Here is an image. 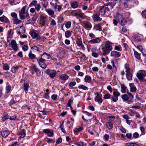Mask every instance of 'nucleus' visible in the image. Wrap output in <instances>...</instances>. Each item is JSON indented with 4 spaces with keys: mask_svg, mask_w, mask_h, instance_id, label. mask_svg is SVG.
I'll return each mask as SVG.
<instances>
[{
    "mask_svg": "<svg viewBox=\"0 0 146 146\" xmlns=\"http://www.w3.org/2000/svg\"><path fill=\"white\" fill-rule=\"evenodd\" d=\"M114 6L112 3L109 2L104 4L98 11V13L101 17L104 16L106 11H109L110 9H112Z\"/></svg>",
    "mask_w": 146,
    "mask_h": 146,
    "instance_id": "1",
    "label": "nucleus"
},
{
    "mask_svg": "<svg viewBox=\"0 0 146 146\" xmlns=\"http://www.w3.org/2000/svg\"><path fill=\"white\" fill-rule=\"evenodd\" d=\"M52 58L50 54H47L46 52H44L39 59H37V60L40 66L43 68L45 69L47 66L46 64L44 63V62L46 61L45 59H49Z\"/></svg>",
    "mask_w": 146,
    "mask_h": 146,
    "instance_id": "2",
    "label": "nucleus"
},
{
    "mask_svg": "<svg viewBox=\"0 0 146 146\" xmlns=\"http://www.w3.org/2000/svg\"><path fill=\"white\" fill-rule=\"evenodd\" d=\"M112 43L109 41L106 42L105 46L102 48V52H104L105 55H108L112 49L111 45Z\"/></svg>",
    "mask_w": 146,
    "mask_h": 146,
    "instance_id": "3",
    "label": "nucleus"
},
{
    "mask_svg": "<svg viewBox=\"0 0 146 146\" xmlns=\"http://www.w3.org/2000/svg\"><path fill=\"white\" fill-rule=\"evenodd\" d=\"M137 76L140 81L145 82L146 79L145 78L146 77V71L143 70H140V72L137 73Z\"/></svg>",
    "mask_w": 146,
    "mask_h": 146,
    "instance_id": "4",
    "label": "nucleus"
},
{
    "mask_svg": "<svg viewBox=\"0 0 146 146\" xmlns=\"http://www.w3.org/2000/svg\"><path fill=\"white\" fill-rule=\"evenodd\" d=\"M39 23L41 26H45L47 23V18L43 16L42 15L40 16Z\"/></svg>",
    "mask_w": 146,
    "mask_h": 146,
    "instance_id": "5",
    "label": "nucleus"
},
{
    "mask_svg": "<svg viewBox=\"0 0 146 146\" xmlns=\"http://www.w3.org/2000/svg\"><path fill=\"white\" fill-rule=\"evenodd\" d=\"M46 73L49 75L51 78H53L56 76V72L54 70H50L48 69L46 70Z\"/></svg>",
    "mask_w": 146,
    "mask_h": 146,
    "instance_id": "6",
    "label": "nucleus"
},
{
    "mask_svg": "<svg viewBox=\"0 0 146 146\" xmlns=\"http://www.w3.org/2000/svg\"><path fill=\"white\" fill-rule=\"evenodd\" d=\"M30 33L33 38H36V39L37 40H40V39L41 37L39 33H36L35 31L30 32Z\"/></svg>",
    "mask_w": 146,
    "mask_h": 146,
    "instance_id": "7",
    "label": "nucleus"
},
{
    "mask_svg": "<svg viewBox=\"0 0 146 146\" xmlns=\"http://www.w3.org/2000/svg\"><path fill=\"white\" fill-rule=\"evenodd\" d=\"M100 16L98 13H95L92 16V19L94 22L100 21L102 19L99 17Z\"/></svg>",
    "mask_w": 146,
    "mask_h": 146,
    "instance_id": "8",
    "label": "nucleus"
},
{
    "mask_svg": "<svg viewBox=\"0 0 146 146\" xmlns=\"http://www.w3.org/2000/svg\"><path fill=\"white\" fill-rule=\"evenodd\" d=\"M126 77L128 80H132L133 70L126 72Z\"/></svg>",
    "mask_w": 146,
    "mask_h": 146,
    "instance_id": "9",
    "label": "nucleus"
},
{
    "mask_svg": "<svg viewBox=\"0 0 146 146\" xmlns=\"http://www.w3.org/2000/svg\"><path fill=\"white\" fill-rule=\"evenodd\" d=\"M10 131L8 130H5L1 132V135L3 137H7L10 134Z\"/></svg>",
    "mask_w": 146,
    "mask_h": 146,
    "instance_id": "10",
    "label": "nucleus"
},
{
    "mask_svg": "<svg viewBox=\"0 0 146 146\" xmlns=\"http://www.w3.org/2000/svg\"><path fill=\"white\" fill-rule=\"evenodd\" d=\"M110 55L115 58H118L120 56L121 54L117 51L114 50L111 52Z\"/></svg>",
    "mask_w": 146,
    "mask_h": 146,
    "instance_id": "11",
    "label": "nucleus"
},
{
    "mask_svg": "<svg viewBox=\"0 0 146 146\" xmlns=\"http://www.w3.org/2000/svg\"><path fill=\"white\" fill-rule=\"evenodd\" d=\"M12 46V48L15 51H17L18 50V46L16 41L14 40H12L11 42Z\"/></svg>",
    "mask_w": 146,
    "mask_h": 146,
    "instance_id": "12",
    "label": "nucleus"
},
{
    "mask_svg": "<svg viewBox=\"0 0 146 146\" xmlns=\"http://www.w3.org/2000/svg\"><path fill=\"white\" fill-rule=\"evenodd\" d=\"M113 98L111 99L112 100H118V96L120 95V93L117 91H114L113 92Z\"/></svg>",
    "mask_w": 146,
    "mask_h": 146,
    "instance_id": "13",
    "label": "nucleus"
},
{
    "mask_svg": "<svg viewBox=\"0 0 146 146\" xmlns=\"http://www.w3.org/2000/svg\"><path fill=\"white\" fill-rule=\"evenodd\" d=\"M17 30L18 34L19 35H21V34L24 33L25 31V28L23 26H21L20 28L18 29Z\"/></svg>",
    "mask_w": 146,
    "mask_h": 146,
    "instance_id": "14",
    "label": "nucleus"
},
{
    "mask_svg": "<svg viewBox=\"0 0 146 146\" xmlns=\"http://www.w3.org/2000/svg\"><path fill=\"white\" fill-rule=\"evenodd\" d=\"M101 40V39L99 38H96L92 39L89 41L91 44H95L99 43Z\"/></svg>",
    "mask_w": 146,
    "mask_h": 146,
    "instance_id": "15",
    "label": "nucleus"
},
{
    "mask_svg": "<svg viewBox=\"0 0 146 146\" xmlns=\"http://www.w3.org/2000/svg\"><path fill=\"white\" fill-rule=\"evenodd\" d=\"M45 11L47 12L48 14L53 17L52 16L54 15V11L50 9H45Z\"/></svg>",
    "mask_w": 146,
    "mask_h": 146,
    "instance_id": "16",
    "label": "nucleus"
},
{
    "mask_svg": "<svg viewBox=\"0 0 146 146\" xmlns=\"http://www.w3.org/2000/svg\"><path fill=\"white\" fill-rule=\"evenodd\" d=\"M19 135H20L21 138H24L26 135L25 130V129H23L20 131Z\"/></svg>",
    "mask_w": 146,
    "mask_h": 146,
    "instance_id": "17",
    "label": "nucleus"
},
{
    "mask_svg": "<svg viewBox=\"0 0 146 146\" xmlns=\"http://www.w3.org/2000/svg\"><path fill=\"white\" fill-rule=\"evenodd\" d=\"M129 85L130 88V91L131 92H135L136 91V88L133 83H130L129 84Z\"/></svg>",
    "mask_w": 146,
    "mask_h": 146,
    "instance_id": "18",
    "label": "nucleus"
},
{
    "mask_svg": "<svg viewBox=\"0 0 146 146\" xmlns=\"http://www.w3.org/2000/svg\"><path fill=\"white\" fill-rule=\"evenodd\" d=\"M95 94L96 96L95 98V100H102L101 94H99L97 92L95 93Z\"/></svg>",
    "mask_w": 146,
    "mask_h": 146,
    "instance_id": "19",
    "label": "nucleus"
},
{
    "mask_svg": "<svg viewBox=\"0 0 146 146\" xmlns=\"http://www.w3.org/2000/svg\"><path fill=\"white\" fill-rule=\"evenodd\" d=\"M84 28L86 29H91L92 27V25L91 23L89 22H85L84 23Z\"/></svg>",
    "mask_w": 146,
    "mask_h": 146,
    "instance_id": "20",
    "label": "nucleus"
},
{
    "mask_svg": "<svg viewBox=\"0 0 146 146\" xmlns=\"http://www.w3.org/2000/svg\"><path fill=\"white\" fill-rule=\"evenodd\" d=\"M106 126L108 130H111L113 127V123L111 122H109L106 123Z\"/></svg>",
    "mask_w": 146,
    "mask_h": 146,
    "instance_id": "21",
    "label": "nucleus"
},
{
    "mask_svg": "<svg viewBox=\"0 0 146 146\" xmlns=\"http://www.w3.org/2000/svg\"><path fill=\"white\" fill-rule=\"evenodd\" d=\"M101 25H102L100 23L95 25L94 26V28L97 31H101L102 30Z\"/></svg>",
    "mask_w": 146,
    "mask_h": 146,
    "instance_id": "22",
    "label": "nucleus"
},
{
    "mask_svg": "<svg viewBox=\"0 0 146 146\" xmlns=\"http://www.w3.org/2000/svg\"><path fill=\"white\" fill-rule=\"evenodd\" d=\"M119 22L120 24L123 26L127 24V21L125 19L123 18L119 21Z\"/></svg>",
    "mask_w": 146,
    "mask_h": 146,
    "instance_id": "23",
    "label": "nucleus"
},
{
    "mask_svg": "<svg viewBox=\"0 0 146 146\" xmlns=\"http://www.w3.org/2000/svg\"><path fill=\"white\" fill-rule=\"evenodd\" d=\"M70 5L72 8H76L78 7V3L77 1H74L71 3Z\"/></svg>",
    "mask_w": 146,
    "mask_h": 146,
    "instance_id": "24",
    "label": "nucleus"
},
{
    "mask_svg": "<svg viewBox=\"0 0 146 146\" xmlns=\"http://www.w3.org/2000/svg\"><path fill=\"white\" fill-rule=\"evenodd\" d=\"M92 80L91 78L89 76L87 75L86 76L84 79V81L86 82L90 83Z\"/></svg>",
    "mask_w": 146,
    "mask_h": 146,
    "instance_id": "25",
    "label": "nucleus"
},
{
    "mask_svg": "<svg viewBox=\"0 0 146 146\" xmlns=\"http://www.w3.org/2000/svg\"><path fill=\"white\" fill-rule=\"evenodd\" d=\"M41 4L42 7L46 9H47V7L48 5V3L47 1H46L44 2H41Z\"/></svg>",
    "mask_w": 146,
    "mask_h": 146,
    "instance_id": "26",
    "label": "nucleus"
},
{
    "mask_svg": "<svg viewBox=\"0 0 146 146\" xmlns=\"http://www.w3.org/2000/svg\"><path fill=\"white\" fill-rule=\"evenodd\" d=\"M127 88L124 85H121V92L124 93H125L127 90Z\"/></svg>",
    "mask_w": 146,
    "mask_h": 146,
    "instance_id": "27",
    "label": "nucleus"
},
{
    "mask_svg": "<svg viewBox=\"0 0 146 146\" xmlns=\"http://www.w3.org/2000/svg\"><path fill=\"white\" fill-rule=\"evenodd\" d=\"M141 36L139 35H135L134 37V40L137 42H139L141 41Z\"/></svg>",
    "mask_w": 146,
    "mask_h": 146,
    "instance_id": "28",
    "label": "nucleus"
},
{
    "mask_svg": "<svg viewBox=\"0 0 146 146\" xmlns=\"http://www.w3.org/2000/svg\"><path fill=\"white\" fill-rule=\"evenodd\" d=\"M69 76L67 75L64 74H62L60 76V78L61 79L63 80H65L68 79Z\"/></svg>",
    "mask_w": 146,
    "mask_h": 146,
    "instance_id": "29",
    "label": "nucleus"
},
{
    "mask_svg": "<svg viewBox=\"0 0 146 146\" xmlns=\"http://www.w3.org/2000/svg\"><path fill=\"white\" fill-rule=\"evenodd\" d=\"M28 56L30 59H32L35 58V55L34 54L32 53V51H30L29 53Z\"/></svg>",
    "mask_w": 146,
    "mask_h": 146,
    "instance_id": "30",
    "label": "nucleus"
},
{
    "mask_svg": "<svg viewBox=\"0 0 146 146\" xmlns=\"http://www.w3.org/2000/svg\"><path fill=\"white\" fill-rule=\"evenodd\" d=\"M76 44L78 46L80 47L83 43L82 40L79 38H77L76 40Z\"/></svg>",
    "mask_w": 146,
    "mask_h": 146,
    "instance_id": "31",
    "label": "nucleus"
},
{
    "mask_svg": "<svg viewBox=\"0 0 146 146\" xmlns=\"http://www.w3.org/2000/svg\"><path fill=\"white\" fill-rule=\"evenodd\" d=\"M134 54L135 57L138 60L141 59L140 55L136 51H134Z\"/></svg>",
    "mask_w": 146,
    "mask_h": 146,
    "instance_id": "32",
    "label": "nucleus"
},
{
    "mask_svg": "<svg viewBox=\"0 0 146 146\" xmlns=\"http://www.w3.org/2000/svg\"><path fill=\"white\" fill-rule=\"evenodd\" d=\"M8 118L9 115L6 112H4V116L2 118L3 121H5Z\"/></svg>",
    "mask_w": 146,
    "mask_h": 146,
    "instance_id": "33",
    "label": "nucleus"
},
{
    "mask_svg": "<svg viewBox=\"0 0 146 146\" xmlns=\"http://www.w3.org/2000/svg\"><path fill=\"white\" fill-rule=\"evenodd\" d=\"M116 18L118 20V21L119 22L120 21V20H121L123 18V15L120 14L119 13H117L116 15Z\"/></svg>",
    "mask_w": 146,
    "mask_h": 146,
    "instance_id": "34",
    "label": "nucleus"
},
{
    "mask_svg": "<svg viewBox=\"0 0 146 146\" xmlns=\"http://www.w3.org/2000/svg\"><path fill=\"white\" fill-rule=\"evenodd\" d=\"M65 35L66 37L68 38L71 36V33L70 31H68L65 32Z\"/></svg>",
    "mask_w": 146,
    "mask_h": 146,
    "instance_id": "35",
    "label": "nucleus"
},
{
    "mask_svg": "<svg viewBox=\"0 0 146 146\" xmlns=\"http://www.w3.org/2000/svg\"><path fill=\"white\" fill-rule=\"evenodd\" d=\"M78 87L79 89H82L84 90H88V89L87 87L83 85H80L78 86Z\"/></svg>",
    "mask_w": 146,
    "mask_h": 146,
    "instance_id": "36",
    "label": "nucleus"
},
{
    "mask_svg": "<svg viewBox=\"0 0 146 146\" xmlns=\"http://www.w3.org/2000/svg\"><path fill=\"white\" fill-rule=\"evenodd\" d=\"M13 23L14 24L17 25L21 22L20 20H19L17 17L15 19H13Z\"/></svg>",
    "mask_w": 146,
    "mask_h": 146,
    "instance_id": "37",
    "label": "nucleus"
},
{
    "mask_svg": "<svg viewBox=\"0 0 146 146\" xmlns=\"http://www.w3.org/2000/svg\"><path fill=\"white\" fill-rule=\"evenodd\" d=\"M37 1L36 0H33L29 4V6L30 7H32L33 6H35L37 4Z\"/></svg>",
    "mask_w": 146,
    "mask_h": 146,
    "instance_id": "38",
    "label": "nucleus"
},
{
    "mask_svg": "<svg viewBox=\"0 0 146 146\" xmlns=\"http://www.w3.org/2000/svg\"><path fill=\"white\" fill-rule=\"evenodd\" d=\"M83 130V128L81 127H79V128H75L74 129V132L77 133Z\"/></svg>",
    "mask_w": 146,
    "mask_h": 146,
    "instance_id": "39",
    "label": "nucleus"
},
{
    "mask_svg": "<svg viewBox=\"0 0 146 146\" xmlns=\"http://www.w3.org/2000/svg\"><path fill=\"white\" fill-rule=\"evenodd\" d=\"M125 69H126V72L129 71H131L132 70H133L132 69H130L129 67V65L126 64H125Z\"/></svg>",
    "mask_w": 146,
    "mask_h": 146,
    "instance_id": "40",
    "label": "nucleus"
},
{
    "mask_svg": "<svg viewBox=\"0 0 146 146\" xmlns=\"http://www.w3.org/2000/svg\"><path fill=\"white\" fill-rule=\"evenodd\" d=\"M138 144L132 142L127 143L126 144V146H137Z\"/></svg>",
    "mask_w": 146,
    "mask_h": 146,
    "instance_id": "41",
    "label": "nucleus"
},
{
    "mask_svg": "<svg viewBox=\"0 0 146 146\" xmlns=\"http://www.w3.org/2000/svg\"><path fill=\"white\" fill-rule=\"evenodd\" d=\"M29 87L28 84L26 83L24 84V89L25 91H27L28 90Z\"/></svg>",
    "mask_w": 146,
    "mask_h": 146,
    "instance_id": "42",
    "label": "nucleus"
},
{
    "mask_svg": "<svg viewBox=\"0 0 146 146\" xmlns=\"http://www.w3.org/2000/svg\"><path fill=\"white\" fill-rule=\"evenodd\" d=\"M74 145L78 146H86V145L83 142L75 143Z\"/></svg>",
    "mask_w": 146,
    "mask_h": 146,
    "instance_id": "43",
    "label": "nucleus"
},
{
    "mask_svg": "<svg viewBox=\"0 0 146 146\" xmlns=\"http://www.w3.org/2000/svg\"><path fill=\"white\" fill-rule=\"evenodd\" d=\"M114 49L117 51H121L122 50V48L120 45L118 46H116L114 48Z\"/></svg>",
    "mask_w": 146,
    "mask_h": 146,
    "instance_id": "44",
    "label": "nucleus"
},
{
    "mask_svg": "<svg viewBox=\"0 0 146 146\" xmlns=\"http://www.w3.org/2000/svg\"><path fill=\"white\" fill-rule=\"evenodd\" d=\"M71 23L70 21L67 22L65 24L66 27L67 29H69L71 27Z\"/></svg>",
    "mask_w": 146,
    "mask_h": 146,
    "instance_id": "45",
    "label": "nucleus"
},
{
    "mask_svg": "<svg viewBox=\"0 0 146 146\" xmlns=\"http://www.w3.org/2000/svg\"><path fill=\"white\" fill-rule=\"evenodd\" d=\"M130 112H129V114L131 116H134L137 113V112L133 111L131 109H130Z\"/></svg>",
    "mask_w": 146,
    "mask_h": 146,
    "instance_id": "46",
    "label": "nucleus"
},
{
    "mask_svg": "<svg viewBox=\"0 0 146 146\" xmlns=\"http://www.w3.org/2000/svg\"><path fill=\"white\" fill-rule=\"evenodd\" d=\"M36 11L38 12L39 11L41 8V6L39 3H38L35 6Z\"/></svg>",
    "mask_w": 146,
    "mask_h": 146,
    "instance_id": "47",
    "label": "nucleus"
},
{
    "mask_svg": "<svg viewBox=\"0 0 146 146\" xmlns=\"http://www.w3.org/2000/svg\"><path fill=\"white\" fill-rule=\"evenodd\" d=\"M11 86H10L8 85L6 86V92L7 94H8L10 91L11 89Z\"/></svg>",
    "mask_w": 146,
    "mask_h": 146,
    "instance_id": "48",
    "label": "nucleus"
},
{
    "mask_svg": "<svg viewBox=\"0 0 146 146\" xmlns=\"http://www.w3.org/2000/svg\"><path fill=\"white\" fill-rule=\"evenodd\" d=\"M141 15L142 17L146 19V10H145L143 11L141 13Z\"/></svg>",
    "mask_w": 146,
    "mask_h": 146,
    "instance_id": "49",
    "label": "nucleus"
},
{
    "mask_svg": "<svg viewBox=\"0 0 146 146\" xmlns=\"http://www.w3.org/2000/svg\"><path fill=\"white\" fill-rule=\"evenodd\" d=\"M3 68L4 70H8L9 69V67L8 66V64H4L3 66Z\"/></svg>",
    "mask_w": 146,
    "mask_h": 146,
    "instance_id": "50",
    "label": "nucleus"
},
{
    "mask_svg": "<svg viewBox=\"0 0 146 146\" xmlns=\"http://www.w3.org/2000/svg\"><path fill=\"white\" fill-rule=\"evenodd\" d=\"M122 99L124 100H127L128 99V97L127 94L123 95L121 96Z\"/></svg>",
    "mask_w": 146,
    "mask_h": 146,
    "instance_id": "51",
    "label": "nucleus"
},
{
    "mask_svg": "<svg viewBox=\"0 0 146 146\" xmlns=\"http://www.w3.org/2000/svg\"><path fill=\"white\" fill-rule=\"evenodd\" d=\"M26 7L25 6L23 7L21 10V12H19V14H24L25 13V10Z\"/></svg>",
    "mask_w": 146,
    "mask_h": 146,
    "instance_id": "52",
    "label": "nucleus"
},
{
    "mask_svg": "<svg viewBox=\"0 0 146 146\" xmlns=\"http://www.w3.org/2000/svg\"><path fill=\"white\" fill-rule=\"evenodd\" d=\"M47 135L48 137H53L54 135V134L53 133V130H50V132L47 134Z\"/></svg>",
    "mask_w": 146,
    "mask_h": 146,
    "instance_id": "53",
    "label": "nucleus"
},
{
    "mask_svg": "<svg viewBox=\"0 0 146 146\" xmlns=\"http://www.w3.org/2000/svg\"><path fill=\"white\" fill-rule=\"evenodd\" d=\"M115 118V117L113 116H110L107 117L108 121H113Z\"/></svg>",
    "mask_w": 146,
    "mask_h": 146,
    "instance_id": "54",
    "label": "nucleus"
},
{
    "mask_svg": "<svg viewBox=\"0 0 146 146\" xmlns=\"http://www.w3.org/2000/svg\"><path fill=\"white\" fill-rule=\"evenodd\" d=\"M33 69L34 70V71L36 72H38L40 70L39 69H38L35 65H34L33 66Z\"/></svg>",
    "mask_w": 146,
    "mask_h": 146,
    "instance_id": "55",
    "label": "nucleus"
},
{
    "mask_svg": "<svg viewBox=\"0 0 146 146\" xmlns=\"http://www.w3.org/2000/svg\"><path fill=\"white\" fill-rule=\"evenodd\" d=\"M19 143L17 142H15L11 145H9L8 146H19Z\"/></svg>",
    "mask_w": 146,
    "mask_h": 146,
    "instance_id": "56",
    "label": "nucleus"
},
{
    "mask_svg": "<svg viewBox=\"0 0 146 146\" xmlns=\"http://www.w3.org/2000/svg\"><path fill=\"white\" fill-rule=\"evenodd\" d=\"M139 134L137 132H135L133 133V136L134 138L136 139L139 137Z\"/></svg>",
    "mask_w": 146,
    "mask_h": 146,
    "instance_id": "57",
    "label": "nucleus"
},
{
    "mask_svg": "<svg viewBox=\"0 0 146 146\" xmlns=\"http://www.w3.org/2000/svg\"><path fill=\"white\" fill-rule=\"evenodd\" d=\"M111 95L109 94H105L104 97V99H108L110 98Z\"/></svg>",
    "mask_w": 146,
    "mask_h": 146,
    "instance_id": "58",
    "label": "nucleus"
},
{
    "mask_svg": "<svg viewBox=\"0 0 146 146\" xmlns=\"http://www.w3.org/2000/svg\"><path fill=\"white\" fill-rule=\"evenodd\" d=\"M29 47L28 46L24 45L22 47V49L24 51H26L28 49Z\"/></svg>",
    "mask_w": 146,
    "mask_h": 146,
    "instance_id": "59",
    "label": "nucleus"
},
{
    "mask_svg": "<svg viewBox=\"0 0 146 146\" xmlns=\"http://www.w3.org/2000/svg\"><path fill=\"white\" fill-rule=\"evenodd\" d=\"M46 141L48 143H53V140L50 138H46Z\"/></svg>",
    "mask_w": 146,
    "mask_h": 146,
    "instance_id": "60",
    "label": "nucleus"
},
{
    "mask_svg": "<svg viewBox=\"0 0 146 146\" xmlns=\"http://www.w3.org/2000/svg\"><path fill=\"white\" fill-rule=\"evenodd\" d=\"M126 136L127 137V139H131L132 137V135L131 133H127L126 134Z\"/></svg>",
    "mask_w": 146,
    "mask_h": 146,
    "instance_id": "61",
    "label": "nucleus"
},
{
    "mask_svg": "<svg viewBox=\"0 0 146 146\" xmlns=\"http://www.w3.org/2000/svg\"><path fill=\"white\" fill-rule=\"evenodd\" d=\"M76 84V83L75 82H70L68 84V86L70 87H73Z\"/></svg>",
    "mask_w": 146,
    "mask_h": 146,
    "instance_id": "62",
    "label": "nucleus"
},
{
    "mask_svg": "<svg viewBox=\"0 0 146 146\" xmlns=\"http://www.w3.org/2000/svg\"><path fill=\"white\" fill-rule=\"evenodd\" d=\"M11 15L13 18V19H15L17 18V14L15 13H11Z\"/></svg>",
    "mask_w": 146,
    "mask_h": 146,
    "instance_id": "63",
    "label": "nucleus"
},
{
    "mask_svg": "<svg viewBox=\"0 0 146 146\" xmlns=\"http://www.w3.org/2000/svg\"><path fill=\"white\" fill-rule=\"evenodd\" d=\"M92 56L95 57L97 58L98 56V54L96 52H93L92 53Z\"/></svg>",
    "mask_w": 146,
    "mask_h": 146,
    "instance_id": "64",
    "label": "nucleus"
}]
</instances>
